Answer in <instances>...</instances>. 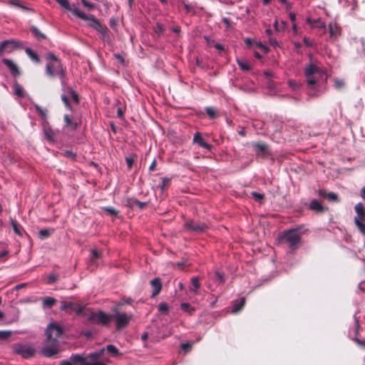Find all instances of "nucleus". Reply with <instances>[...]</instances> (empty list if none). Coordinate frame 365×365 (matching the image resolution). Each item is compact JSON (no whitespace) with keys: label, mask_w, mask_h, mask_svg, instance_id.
<instances>
[{"label":"nucleus","mask_w":365,"mask_h":365,"mask_svg":"<svg viewBox=\"0 0 365 365\" xmlns=\"http://www.w3.org/2000/svg\"><path fill=\"white\" fill-rule=\"evenodd\" d=\"M48 63L46 66V73L48 76L53 78L56 76H63L66 69L63 68L61 60L57 58L53 53L49 52L46 56Z\"/></svg>","instance_id":"1"},{"label":"nucleus","mask_w":365,"mask_h":365,"mask_svg":"<svg viewBox=\"0 0 365 365\" xmlns=\"http://www.w3.org/2000/svg\"><path fill=\"white\" fill-rule=\"evenodd\" d=\"M279 239L282 242L286 243L292 250H295L300 245L301 233L298 229L284 230Z\"/></svg>","instance_id":"2"},{"label":"nucleus","mask_w":365,"mask_h":365,"mask_svg":"<svg viewBox=\"0 0 365 365\" xmlns=\"http://www.w3.org/2000/svg\"><path fill=\"white\" fill-rule=\"evenodd\" d=\"M304 75L309 87L314 88L319 79L323 77L324 72L319 67L310 63L305 68Z\"/></svg>","instance_id":"3"},{"label":"nucleus","mask_w":365,"mask_h":365,"mask_svg":"<svg viewBox=\"0 0 365 365\" xmlns=\"http://www.w3.org/2000/svg\"><path fill=\"white\" fill-rule=\"evenodd\" d=\"M113 312L112 319L115 320V329L117 330H121L125 328L133 318V314L119 312L117 308L113 309Z\"/></svg>","instance_id":"4"},{"label":"nucleus","mask_w":365,"mask_h":365,"mask_svg":"<svg viewBox=\"0 0 365 365\" xmlns=\"http://www.w3.org/2000/svg\"><path fill=\"white\" fill-rule=\"evenodd\" d=\"M354 210L356 215L354 217V224L359 231L363 235H365V208L361 202L357 203L354 206Z\"/></svg>","instance_id":"5"},{"label":"nucleus","mask_w":365,"mask_h":365,"mask_svg":"<svg viewBox=\"0 0 365 365\" xmlns=\"http://www.w3.org/2000/svg\"><path fill=\"white\" fill-rule=\"evenodd\" d=\"M60 365H106L102 361L88 362L86 358L81 354H72L68 359L62 360Z\"/></svg>","instance_id":"6"},{"label":"nucleus","mask_w":365,"mask_h":365,"mask_svg":"<svg viewBox=\"0 0 365 365\" xmlns=\"http://www.w3.org/2000/svg\"><path fill=\"white\" fill-rule=\"evenodd\" d=\"M73 14L77 17L84 21H88V26L96 29L97 27H100L101 22L97 19L93 14H86L81 11L77 7H73Z\"/></svg>","instance_id":"7"},{"label":"nucleus","mask_w":365,"mask_h":365,"mask_svg":"<svg viewBox=\"0 0 365 365\" xmlns=\"http://www.w3.org/2000/svg\"><path fill=\"white\" fill-rule=\"evenodd\" d=\"M60 351L58 340L46 339V342L42 349V354L46 357H52Z\"/></svg>","instance_id":"8"},{"label":"nucleus","mask_w":365,"mask_h":365,"mask_svg":"<svg viewBox=\"0 0 365 365\" xmlns=\"http://www.w3.org/2000/svg\"><path fill=\"white\" fill-rule=\"evenodd\" d=\"M89 320L98 324L108 326L112 320V314H106L103 311L93 312L89 317Z\"/></svg>","instance_id":"9"},{"label":"nucleus","mask_w":365,"mask_h":365,"mask_svg":"<svg viewBox=\"0 0 365 365\" xmlns=\"http://www.w3.org/2000/svg\"><path fill=\"white\" fill-rule=\"evenodd\" d=\"M207 225L202 222L189 220L184 224V228L190 232L200 234L207 229Z\"/></svg>","instance_id":"10"},{"label":"nucleus","mask_w":365,"mask_h":365,"mask_svg":"<svg viewBox=\"0 0 365 365\" xmlns=\"http://www.w3.org/2000/svg\"><path fill=\"white\" fill-rule=\"evenodd\" d=\"M62 334L61 327L54 324H50L46 331V339L51 340H58Z\"/></svg>","instance_id":"11"},{"label":"nucleus","mask_w":365,"mask_h":365,"mask_svg":"<svg viewBox=\"0 0 365 365\" xmlns=\"http://www.w3.org/2000/svg\"><path fill=\"white\" fill-rule=\"evenodd\" d=\"M84 307L79 304L62 302L60 309L66 312H74L77 315L81 314Z\"/></svg>","instance_id":"12"},{"label":"nucleus","mask_w":365,"mask_h":365,"mask_svg":"<svg viewBox=\"0 0 365 365\" xmlns=\"http://www.w3.org/2000/svg\"><path fill=\"white\" fill-rule=\"evenodd\" d=\"M21 46V43L18 41L11 39L6 40L0 43V55L4 52H11L13 48H19Z\"/></svg>","instance_id":"13"},{"label":"nucleus","mask_w":365,"mask_h":365,"mask_svg":"<svg viewBox=\"0 0 365 365\" xmlns=\"http://www.w3.org/2000/svg\"><path fill=\"white\" fill-rule=\"evenodd\" d=\"M329 33L331 40H336L341 34V27L334 21L329 24Z\"/></svg>","instance_id":"14"},{"label":"nucleus","mask_w":365,"mask_h":365,"mask_svg":"<svg viewBox=\"0 0 365 365\" xmlns=\"http://www.w3.org/2000/svg\"><path fill=\"white\" fill-rule=\"evenodd\" d=\"M34 349L29 346H19L16 349V353L21 355L24 358L31 357L34 354Z\"/></svg>","instance_id":"15"},{"label":"nucleus","mask_w":365,"mask_h":365,"mask_svg":"<svg viewBox=\"0 0 365 365\" xmlns=\"http://www.w3.org/2000/svg\"><path fill=\"white\" fill-rule=\"evenodd\" d=\"M2 62L7 66L14 77H17L21 74L19 67L11 60L3 58Z\"/></svg>","instance_id":"16"},{"label":"nucleus","mask_w":365,"mask_h":365,"mask_svg":"<svg viewBox=\"0 0 365 365\" xmlns=\"http://www.w3.org/2000/svg\"><path fill=\"white\" fill-rule=\"evenodd\" d=\"M193 143L197 144L199 146L210 151L212 148V145L206 143L202 138L200 133L197 132L193 136Z\"/></svg>","instance_id":"17"},{"label":"nucleus","mask_w":365,"mask_h":365,"mask_svg":"<svg viewBox=\"0 0 365 365\" xmlns=\"http://www.w3.org/2000/svg\"><path fill=\"white\" fill-rule=\"evenodd\" d=\"M150 285L153 288L152 297L158 295L162 289V282L160 278L156 277L150 281Z\"/></svg>","instance_id":"18"},{"label":"nucleus","mask_w":365,"mask_h":365,"mask_svg":"<svg viewBox=\"0 0 365 365\" xmlns=\"http://www.w3.org/2000/svg\"><path fill=\"white\" fill-rule=\"evenodd\" d=\"M125 205L131 209L138 207L139 209L143 210L147 205V202H140L135 198H128Z\"/></svg>","instance_id":"19"},{"label":"nucleus","mask_w":365,"mask_h":365,"mask_svg":"<svg viewBox=\"0 0 365 365\" xmlns=\"http://www.w3.org/2000/svg\"><path fill=\"white\" fill-rule=\"evenodd\" d=\"M309 208L317 213H322L327 210L317 200H312L309 203Z\"/></svg>","instance_id":"20"},{"label":"nucleus","mask_w":365,"mask_h":365,"mask_svg":"<svg viewBox=\"0 0 365 365\" xmlns=\"http://www.w3.org/2000/svg\"><path fill=\"white\" fill-rule=\"evenodd\" d=\"M192 286L190 287V292L197 294L199 292V289L200 287V278L199 277H193L191 279Z\"/></svg>","instance_id":"21"},{"label":"nucleus","mask_w":365,"mask_h":365,"mask_svg":"<svg viewBox=\"0 0 365 365\" xmlns=\"http://www.w3.org/2000/svg\"><path fill=\"white\" fill-rule=\"evenodd\" d=\"M245 304V299L242 297L239 299H237L234 302L232 305V312L237 313L240 312Z\"/></svg>","instance_id":"22"},{"label":"nucleus","mask_w":365,"mask_h":365,"mask_svg":"<svg viewBox=\"0 0 365 365\" xmlns=\"http://www.w3.org/2000/svg\"><path fill=\"white\" fill-rule=\"evenodd\" d=\"M102 351H106L113 357H117L120 355L119 350L113 344L107 345Z\"/></svg>","instance_id":"23"},{"label":"nucleus","mask_w":365,"mask_h":365,"mask_svg":"<svg viewBox=\"0 0 365 365\" xmlns=\"http://www.w3.org/2000/svg\"><path fill=\"white\" fill-rule=\"evenodd\" d=\"M25 52L28 55V56L35 63H40V58L36 52L33 51L30 48H26Z\"/></svg>","instance_id":"24"},{"label":"nucleus","mask_w":365,"mask_h":365,"mask_svg":"<svg viewBox=\"0 0 365 365\" xmlns=\"http://www.w3.org/2000/svg\"><path fill=\"white\" fill-rule=\"evenodd\" d=\"M8 3L15 7L19 8L24 11H31V9L24 6L19 0H9Z\"/></svg>","instance_id":"25"},{"label":"nucleus","mask_w":365,"mask_h":365,"mask_svg":"<svg viewBox=\"0 0 365 365\" xmlns=\"http://www.w3.org/2000/svg\"><path fill=\"white\" fill-rule=\"evenodd\" d=\"M14 88L15 95L21 98L25 97V92L24 91V88L16 81H15L14 83Z\"/></svg>","instance_id":"26"},{"label":"nucleus","mask_w":365,"mask_h":365,"mask_svg":"<svg viewBox=\"0 0 365 365\" xmlns=\"http://www.w3.org/2000/svg\"><path fill=\"white\" fill-rule=\"evenodd\" d=\"M64 122L66 123V127L71 128L72 130H76L78 127L77 123H73L72 120V118L68 115L66 114L63 116Z\"/></svg>","instance_id":"27"},{"label":"nucleus","mask_w":365,"mask_h":365,"mask_svg":"<svg viewBox=\"0 0 365 365\" xmlns=\"http://www.w3.org/2000/svg\"><path fill=\"white\" fill-rule=\"evenodd\" d=\"M11 226L13 227V230L14 231V232L18 235L19 236H21L22 237L23 236V232H24V229L23 227H21V225H20L16 220H11Z\"/></svg>","instance_id":"28"},{"label":"nucleus","mask_w":365,"mask_h":365,"mask_svg":"<svg viewBox=\"0 0 365 365\" xmlns=\"http://www.w3.org/2000/svg\"><path fill=\"white\" fill-rule=\"evenodd\" d=\"M30 30L37 40H41V39L46 38V35L42 34L36 26H31L30 28Z\"/></svg>","instance_id":"29"},{"label":"nucleus","mask_w":365,"mask_h":365,"mask_svg":"<svg viewBox=\"0 0 365 365\" xmlns=\"http://www.w3.org/2000/svg\"><path fill=\"white\" fill-rule=\"evenodd\" d=\"M101 209L112 217H116L119 214V211L113 207H103Z\"/></svg>","instance_id":"30"},{"label":"nucleus","mask_w":365,"mask_h":365,"mask_svg":"<svg viewBox=\"0 0 365 365\" xmlns=\"http://www.w3.org/2000/svg\"><path fill=\"white\" fill-rule=\"evenodd\" d=\"M44 135L47 140L49 142H53L54 141V132L53 130L49 127H45L43 130Z\"/></svg>","instance_id":"31"},{"label":"nucleus","mask_w":365,"mask_h":365,"mask_svg":"<svg viewBox=\"0 0 365 365\" xmlns=\"http://www.w3.org/2000/svg\"><path fill=\"white\" fill-rule=\"evenodd\" d=\"M56 302V300L54 298L46 297L43 299V307L44 308H51L55 304Z\"/></svg>","instance_id":"32"},{"label":"nucleus","mask_w":365,"mask_h":365,"mask_svg":"<svg viewBox=\"0 0 365 365\" xmlns=\"http://www.w3.org/2000/svg\"><path fill=\"white\" fill-rule=\"evenodd\" d=\"M237 63L240 66V69L244 71H248L251 69L250 63L246 61L237 59Z\"/></svg>","instance_id":"33"},{"label":"nucleus","mask_w":365,"mask_h":365,"mask_svg":"<svg viewBox=\"0 0 365 365\" xmlns=\"http://www.w3.org/2000/svg\"><path fill=\"white\" fill-rule=\"evenodd\" d=\"M254 148L257 154H265L267 151V148L264 144L257 143L254 145Z\"/></svg>","instance_id":"34"},{"label":"nucleus","mask_w":365,"mask_h":365,"mask_svg":"<svg viewBox=\"0 0 365 365\" xmlns=\"http://www.w3.org/2000/svg\"><path fill=\"white\" fill-rule=\"evenodd\" d=\"M67 94H69L73 100V101L78 104L79 103V96L78 94L72 88H67Z\"/></svg>","instance_id":"35"},{"label":"nucleus","mask_w":365,"mask_h":365,"mask_svg":"<svg viewBox=\"0 0 365 365\" xmlns=\"http://www.w3.org/2000/svg\"><path fill=\"white\" fill-rule=\"evenodd\" d=\"M59 76V78L61 80V83L62 86V91L63 93H67V88H71V86H68V83L66 81V71L63 72V76L58 75Z\"/></svg>","instance_id":"36"},{"label":"nucleus","mask_w":365,"mask_h":365,"mask_svg":"<svg viewBox=\"0 0 365 365\" xmlns=\"http://www.w3.org/2000/svg\"><path fill=\"white\" fill-rule=\"evenodd\" d=\"M181 309L190 314H192L195 312V309L191 307L189 303L184 302L180 304Z\"/></svg>","instance_id":"37"},{"label":"nucleus","mask_w":365,"mask_h":365,"mask_svg":"<svg viewBox=\"0 0 365 365\" xmlns=\"http://www.w3.org/2000/svg\"><path fill=\"white\" fill-rule=\"evenodd\" d=\"M53 230L52 229H42L38 232V235L41 239H45L50 236Z\"/></svg>","instance_id":"38"},{"label":"nucleus","mask_w":365,"mask_h":365,"mask_svg":"<svg viewBox=\"0 0 365 365\" xmlns=\"http://www.w3.org/2000/svg\"><path fill=\"white\" fill-rule=\"evenodd\" d=\"M59 5H61L63 9L71 11L73 12V9L69 4L68 0H55Z\"/></svg>","instance_id":"39"},{"label":"nucleus","mask_w":365,"mask_h":365,"mask_svg":"<svg viewBox=\"0 0 365 365\" xmlns=\"http://www.w3.org/2000/svg\"><path fill=\"white\" fill-rule=\"evenodd\" d=\"M34 107L36 108V112L38 113V114L43 118V119H45L46 118V113H47V110L46 109H43L40 106H38V104H35L34 105Z\"/></svg>","instance_id":"40"},{"label":"nucleus","mask_w":365,"mask_h":365,"mask_svg":"<svg viewBox=\"0 0 365 365\" xmlns=\"http://www.w3.org/2000/svg\"><path fill=\"white\" fill-rule=\"evenodd\" d=\"M101 257V252L96 250H93L91 253L90 259L91 263H95V260Z\"/></svg>","instance_id":"41"},{"label":"nucleus","mask_w":365,"mask_h":365,"mask_svg":"<svg viewBox=\"0 0 365 365\" xmlns=\"http://www.w3.org/2000/svg\"><path fill=\"white\" fill-rule=\"evenodd\" d=\"M205 111H206V113L210 117V118H211V119H214L217 117V111L213 108L207 107L205 108Z\"/></svg>","instance_id":"42"},{"label":"nucleus","mask_w":365,"mask_h":365,"mask_svg":"<svg viewBox=\"0 0 365 365\" xmlns=\"http://www.w3.org/2000/svg\"><path fill=\"white\" fill-rule=\"evenodd\" d=\"M67 93H63L61 95V100L63 102L65 106L70 110H72V106L69 102L68 97L66 96Z\"/></svg>","instance_id":"43"},{"label":"nucleus","mask_w":365,"mask_h":365,"mask_svg":"<svg viewBox=\"0 0 365 365\" xmlns=\"http://www.w3.org/2000/svg\"><path fill=\"white\" fill-rule=\"evenodd\" d=\"M327 199L330 202H339V199L337 194L334 192H328Z\"/></svg>","instance_id":"44"},{"label":"nucleus","mask_w":365,"mask_h":365,"mask_svg":"<svg viewBox=\"0 0 365 365\" xmlns=\"http://www.w3.org/2000/svg\"><path fill=\"white\" fill-rule=\"evenodd\" d=\"M101 38L105 42L110 43L111 41L110 32L108 29L106 30V33L103 32L101 34Z\"/></svg>","instance_id":"45"},{"label":"nucleus","mask_w":365,"mask_h":365,"mask_svg":"<svg viewBox=\"0 0 365 365\" xmlns=\"http://www.w3.org/2000/svg\"><path fill=\"white\" fill-rule=\"evenodd\" d=\"M83 5L87 8L88 10L91 11L96 7V5L93 3H90L86 0H81Z\"/></svg>","instance_id":"46"},{"label":"nucleus","mask_w":365,"mask_h":365,"mask_svg":"<svg viewBox=\"0 0 365 365\" xmlns=\"http://www.w3.org/2000/svg\"><path fill=\"white\" fill-rule=\"evenodd\" d=\"M158 310L163 314H168L169 310L168 304L164 302L160 303L158 305Z\"/></svg>","instance_id":"47"},{"label":"nucleus","mask_w":365,"mask_h":365,"mask_svg":"<svg viewBox=\"0 0 365 365\" xmlns=\"http://www.w3.org/2000/svg\"><path fill=\"white\" fill-rule=\"evenodd\" d=\"M215 281L219 283H223L225 282V276L223 273L216 272L215 274Z\"/></svg>","instance_id":"48"},{"label":"nucleus","mask_w":365,"mask_h":365,"mask_svg":"<svg viewBox=\"0 0 365 365\" xmlns=\"http://www.w3.org/2000/svg\"><path fill=\"white\" fill-rule=\"evenodd\" d=\"M334 87L336 89H341L344 87V81L342 80H340L339 78H335L334 80Z\"/></svg>","instance_id":"49"},{"label":"nucleus","mask_w":365,"mask_h":365,"mask_svg":"<svg viewBox=\"0 0 365 365\" xmlns=\"http://www.w3.org/2000/svg\"><path fill=\"white\" fill-rule=\"evenodd\" d=\"M11 336V331H0V339L4 340Z\"/></svg>","instance_id":"50"},{"label":"nucleus","mask_w":365,"mask_h":365,"mask_svg":"<svg viewBox=\"0 0 365 365\" xmlns=\"http://www.w3.org/2000/svg\"><path fill=\"white\" fill-rule=\"evenodd\" d=\"M252 196L253 197V198L257 200V201H261L262 200L264 199V196L263 194H261V193H259V192H252L251 193Z\"/></svg>","instance_id":"51"},{"label":"nucleus","mask_w":365,"mask_h":365,"mask_svg":"<svg viewBox=\"0 0 365 365\" xmlns=\"http://www.w3.org/2000/svg\"><path fill=\"white\" fill-rule=\"evenodd\" d=\"M58 279V275L55 274H50L48 276V279H47V283L48 284H53L54 283L56 280Z\"/></svg>","instance_id":"52"},{"label":"nucleus","mask_w":365,"mask_h":365,"mask_svg":"<svg viewBox=\"0 0 365 365\" xmlns=\"http://www.w3.org/2000/svg\"><path fill=\"white\" fill-rule=\"evenodd\" d=\"M269 43L274 48H277V47L279 46V42L277 41L276 38L270 37L269 39Z\"/></svg>","instance_id":"53"},{"label":"nucleus","mask_w":365,"mask_h":365,"mask_svg":"<svg viewBox=\"0 0 365 365\" xmlns=\"http://www.w3.org/2000/svg\"><path fill=\"white\" fill-rule=\"evenodd\" d=\"M107 29H108V28L106 26L101 24L100 27H97L95 30L101 34L103 32L106 33Z\"/></svg>","instance_id":"54"},{"label":"nucleus","mask_w":365,"mask_h":365,"mask_svg":"<svg viewBox=\"0 0 365 365\" xmlns=\"http://www.w3.org/2000/svg\"><path fill=\"white\" fill-rule=\"evenodd\" d=\"M303 42H304V45L308 46V47H312L313 46L312 41L308 37H304Z\"/></svg>","instance_id":"55"},{"label":"nucleus","mask_w":365,"mask_h":365,"mask_svg":"<svg viewBox=\"0 0 365 365\" xmlns=\"http://www.w3.org/2000/svg\"><path fill=\"white\" fill-rule=\"evenodd\" d=\"M315 26L319 29H325L326 24L324 22L322 21L319 19L316 21Z\"/></svg>","instance_id":"56"},{"label":"nucleus","mask_w":365,"mask_h":365,"mask_svg":"<svg viewBox=\"0 0 365 365\" xmlns=\"http://www.w3.org/2000/svg\"><path fill=\"white\" fill-rule=\"evenodd\" d=\"M163 31V26L161 24H157L156 28L155 29V33H157L158 35H160Z\"/></svg>","instance_id":"57"},{"label":"nucleus","mask_w":365,"mask_h":365,"mask_svg":"<svg viewBox=\"0 0 365 365\" xmlns=\"http://www.w3.org/2000/svg\"><path fill=\"white\" fill-rule=\"evenodd\" d=\"M125 161H126V163H127V165L128 167V168H131L133 165V163H134V159L133 158H125Z\"/></svg>","instance_id":"58"},{"label":"nucleus","mask_w":365,"mask_h":365,"mask_svg":"<svg viewBox=\"0 0 365 365\" xmlns=\"http://www.w3.org/2000/svg\"><path fill=\"white\" fill-rule=\"evenodd\" d=\"M132 302H133V299L131 298L128 297L126 299H123L122 302H120L119 304L120 305L130 304Z\"/></svg>","instance_id":"59"},{"label":"nucleus","mask_w":365,"mask_h":365,"mask_svg":"<svg viewBox=\"0 0 365 365\" xmlns=\"http://www.w3.org/2000/svg\"><path fill=\"white\" fill-rule=\"evenodd\" d=\"M169 182H170V180L168 178H163V181H162V185L160 186L161 190H163L166 187V186L168 185Z\"/></svg>","instance_id":"60"},{"label":"nucleus","mask_w":365,"mask_h":365,"mask_svg":"<svg viewBox=\"0 0 365 365\" xmlns=\"http://www.w3.org/2000/svg\"><path fill=\"white\" fill-rule=\"evenodd\" d=\"M181 348L185 351H188L191 349V345L189 343H184L181 344Z\"/></svg>","instance_id":"61"},{"label":"nucleus","mask_w":365,"mask_h":365,"mask_svg":"<svg viewBox=\"0 0 365 365\" xmlns=\"http://www.w3.org/2000/svg\"><path fill=\"white\" fill-rule=\"evenodd\" d=\"M317 192H318V195L319 197L327 198V195L328 192H327V191L325 190L320 189L317 191Z\"/></svg>","instance_id":"62"},{"label":"nucleus","mask_w":365,"mask_h":365,"mask_svg":"<svg viewBox=\"0 0 365 365\" xmlns=\"http://www.w3.org/2000/svg\"><path fill=\"white\" fill-rule=\"evenodd\" d=\"M222 22L226 25V29H229L231 26L230 20L228 18H223Z\"/></svg>","instance_id":"63"},{"label":"nucleus","mask_w":365,"mask_h":365,"mask_svg":"<svg viewBox=\"0 0 365 365\" xmlns=\"http://www.w3.org/2000/svg\"><path fill=\"white\" fill-rule=\"evenodd\" d=\"M213 46H214V47H215L216 49H217V50H219V51H224V50H225V48H224L223 45H222V44H221V43H214V45H213Z\"/></svg>","instance_id":"64"}]
</instances>
